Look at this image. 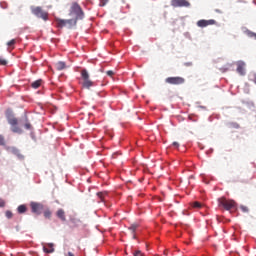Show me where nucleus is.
<instances>
[{
	"label": "nucleus",
	"instance_id": "obj_1",
	"mask_svg": "<svg viewBox=\"0 0 256 256\" xmlns=\"http://www.w3.org/2000/svg\"><path fill=\"white\" fill-rule=\"evenodd\" d=\"M70 17H74V19H83L85 17V13L83 12V8L77 2H73L69 9Z\"/></svg>",
	"mask_w": 256,
	"mask_h": 256
},
{
	"label": "nucleus",
	"instance_id": "obj_2",
	"mask_svg": "<svg viewBox=\"0 0 256 256\" xmlns=\"http://www.w3.org/2000/svg\"><path fill=\"white\" fill-rule=\"evenodd\" d=\"M81 79L83 89H91V87H95V82L91 80L87 69L81 70Z\"/></svg>",
	"mask_w": 256,
	"mask_h": 256
},
{
	"label": "nucleus",
	"instance_id": "obj_3",
	"mask_svg": "<svg viewBox=\"0 0 256 256\" xmlns=\"http://www.w3.org/2000/svg\"><path fill=\"white\" fill-rule=\"evenodd\" d=\"M31 12L35 17H38V19H43V21H47L49 19V13L43 10L41 6H32Z\"/></svg>",
	"mask_w": 256,
	"mask_h": 256
},
{
	"label": "nucleus",
	"instance_id": "obj_4",
	"mask_svg": "<svg viewBox=\"0 0 256 256\" xmlns=\"http://www.w3.org/2000/svg\"><path fill=\"white\" fill-rule=\"evenodd\" d=\"M219 207H223L226 211H231V209H235L236 203L233 200H227L225 198L218 199Z\"/></svg>",
	"mask_w": 256,
	"mask_h": 256
},
{
	"label": "nucleus",
	"instance_id": "obj_5",
	"mask_svg": "<svg viewBox=\"0 0 256 256\" xmlns=\"http://www.w3.org/2000/svg\"><path fill=\"white\" fill-rule=\"evenodd\" d=\"M165 83H168V85H183L185 84V78L181 76L168 77L165 79Z\"/></svg>",
	"mask_w": 256,
	"mask_h": 256
},
{
	"label": "nucleus",
	"instance_id": "obj_6",
	"mask_svg": "<svg viewBox=\"0 0 256 256\" xmlns=\"http://www.w3.org/2000/svg\"><path fill=\"white\" fill-rule=\"evenodd\" d=\"M31 211L35 215H41L43 211H45V206L39 202H31L30 203Z\"/></svg>",
	"mask_w": 256,
	"mask_h": 256
},
{
	"label": "nucleus",
	"instance_id": "obj_7",
	"mask_svg": "<svg viewBox=\"0 0 256 256\" xmlns=\"http://www.w3.org/2000/svg\"><path fill=\"white\" fill-rule=\"evenodd\" d=\"M172 7H191V3L187 0H171Z\"/></svg>",
	"mask_w": 256,
	"mask_h": 256
},
{
	"label": "nucleus",
	"instance_id": "obj_8",
	"mask_svg": "<svg viewBox=\"0 0 256 256\" xmlns=\"http://www.w3.org/2000/svg\"><path fill=\"white\" fill-rule=\"evenodd\" d=\"M6 151H8V153H12V155H15L19 159H25V156H23V154H21V151L17 147L8 146L6 148Z\"/></svg>",
	"mask_w": 256,
	"mask_h": 256
},
{
	"label": "nucleus",
	"instance_id": "obj_9",
	"mask_svg": "<svg viewBox=\"0 0 256 256\" xmlns=\"http://www.w3.org/2000/svg\"><path fill=\"white\" fill-rule=\"evenodd\" d=\"M216 23L217 21H215L214 19H210V20L202 19L197 22V26L203 29L205 27H209V25H215Z\"/></svg>",
	"mask_w": 256,
	"mask_h": 256
},
{
	"label": "nucleus",
	"instance_id": "obj_10",
	"mask_svg": "<svg viewBox=\"0 0 256 256\" xmlns=\"http://www.w3.org/2000/svg\"><path fill=\"white\" fill-rule=\"evenodd\" d=\"M237 73H239V75H245V62H237Z\"/></svg>",
	"mask_w": 256,
	"mask_h": 256
},
{
	"label": "nucleus",
	"instance_id": "obj_11",
	"mask_svg": "<svg viewBox=\"0 0 256 256\" xmlns=\"http://www.w3.org/2000/svg\"><path fill=\"white\" fill-rule=\"evenodd\" d=\"M77 21H79V19L76 18L66 20V27L72 29V27H75V25H77Z\"/></svg>",
	"mask_w": 256,
	"mask_h": 256
},
{
	"label": "nucleus",
	"instance_id": "obj_12",
	"mask_svg": "<svg viewBox=\"0 0 256 256\" xmlns=\"http://www.w3.org/2000/svg\"><path fill=\"white\" fill-rule=\"evenodd\" d=\"M56 215H57L58 219H61L63 222L67 221V218L65 217V210L64 209H59L56 212Z\"/></svg>",
	"mask_w": 256,
	"mask_h": 256
},
{
	"label": "nucleus",
	"instance_id": "obj_13",
	"mask_svg": "<svg viewBox=\"0 0 256 256\" xmlns=\"http://www.w3.org/2000/svg\"><path fill=\"white\" fill-rule=\"evenodd\" d=\"M56 23L59 29H63V27H67V20L57 18Z\"/></svg>",
	"mask_w": 256,
	"mask_h": 256
},
{
	"label": "nucleus",
	"instance_id": "obj_14",
	"mask_svg": "<svg viewBox=\"0 0 256 256\" xmlns=\"http://www.w3.org/2000/svg\"><path fill=\"white\" fill-rule=\"evenodd\" d=\"M55 67H56L57 71H63V69H66L67 64H65V62H63V61H59L55 64Z\"/></svg>",
	"mask_w": 256,
	"mask_h": 256
},
{
	"label": "nucleus",
	"instance_id": "obj_15",
	"mask_svg": "<svg viewBox=\"0 0 256 256\" xmlns=\"http://www.w3.org/2000/svg\"><path fill=\"white\" fill-rule=\"evenodd\" d=\"M97 197L99 199L98 203H105V197H107V192H98Z\"/></svg>",
	"mask_w": 256,
	"mask_h": 256
},
{
	"label": "nucleus",
	"instance_id": "obj_16",
	"mask_svg": "<svg viewBox=\"0 0 256 256\" xmlns=\"http://www.w3.org/2000/svg\"><path fill=\"white\" fill-rule=\"evenodd\" d=\"M48 247H49L48 249L45 246L43 247L44 253H55V248H53L54 247L53 243H49Z\"/></svg>",
	"mask_w": 256,
	"mask_h": 256
},
{
	"label": "nucleus",
	"instance_id": "obj_17",
	"mask_svg": "<svg viewBox=\"0 0 256 256\" xmlns=\"http://www.w3.org/2000/svg\"><path fill=\"white\" fill-rule=\"evenodd\" d=\"M11 131L13 133H18L20 135H21V133H23V130L17 124L11 127Z\"/></svg>",
	"mask_w": 256,
	"mask_h": 256
},
{
	"label": "nucleus",
	"instance_id": "obj_18",
	"mask_svg": "<svg viewBox=\"0 0 256 256\" xmlns=\"http://www.w3.org/2000/svg\"><path fill=\"white\" fill-rule=\"evenodd\" d=\"M41 83H43V80H36L31 84V87L33 89H39L41 87Z\"/></svg>",
	"mask_w": 256,
	"mask_h": 256
},
{
	"label": "nucleus",
	"instance_id": "obj_19",
	"mask_svg": "<svg viewBox=\"0 0 256 256\" xmlns=\"http://www.w3.org/2000/svg\"><path fill=\"white\" fill-rule=\"evenodd\" d=\"M8 123L9 125H11V127L17 125L19 123V121L17 120V118L12 117V118H8Z\"/></svg>",
	"mask_w": 256,
	"mask_h": 256
},
{
	"label": "nucleus",
	"instance_id": "obj_20",
	"mask_svg": "<svg viewBox=\"0 0 256 256\" xmlns=\"http://www.w3.org/2000/svg\"><path fill=\"white\" fill-rule=\"evenodd\" d=\"M229 129H239V123L237 122H229L228 124Z\"/></svg>",
	"mask_w": 256,
	"mask_h": 256
},
{
	"label": "nucleus",
	"instance_id": "obj_21",
	"mask_svg": "<svg viewBox=\"0 0 256 256\" xmlns=\"http://www.w3.org/2000/svg\"><path fill=\"white\" fill-rule=\"evenodd\" d=\"M43 213L46 219H51L52 212L49 208H46L45 210H43Z\"/></svg>",
	"mask_w": 256,
	"mask_h": 256
},
{
	"label": "nucleus",
	"instance_id": "obj_22",
	"mask_svg": "<svg viewBox=\"0 0 256 256\" xmlns=\"http://www.w3.org/2000/svg\"><path fill=\"white\" fill-rule=\"evenodd\" d=\"M17 211H18V213H20V214L26 213V212H27V206H25V205H20V206H18Z\"/></svg>",
	"mask_w": 256,
	"mask_h": 256
},
{
	"label": "nucleus",
	"instance_id": "obj_23",
	"mask_svg": "<svg viewBox=\"0 0 256 256\" xmlns=\"http://www.w3.org/2000/svg\"><path fill=\"white\" fill-rule=\"evenodd\" d=\"M137 227H139V225L137 224H132L130 227H129V231H131V233H135V231H137Z\"/></svg>",
	"mask_w": 256,
	"mask_h": 256
},
{
	"label": "nucleus",
	"instance_id": "obj_24",
	"mask_svg": "<svg viewBox=\"0 0 256 256\" xmlns=\"http://www.w3.org/2000/svg\"><path fill=\"white\" fill-rule=\"evenodd\" d=\"M192 207H193L194 209H201V207H203V204H201L200 202H194V203L192 204Z\"/></svg>",
	"mask_w": 256,
	"mask_h": 256
},
{
	"label": "nucleus",
	"instance_id": "obj_25",
	"mask_svg": "<svg viewBox=\"0 0 256 256\" xmlns=\"http://www.w3.org/2000/svg\"><path fill=\"white\" fill-rule=\"evenodd\" d=\"M246 35L248 37H253L256 40V33L251 32L250 30H246Z\"/></svg>",
	"mask_w": 256,
	"mask_h": 256
},
{
	"label": "nucleus",
	"instance_id": "obj_26",
	"mask_svg": "<svg viewBox=\"0 0 256 256\" xmlns=\"http://www.w3.org/2000/svg\"><path fill=\"white\" fill-rule=\"evenodd\" d=\"M133 256H145V254L141 252V250H136L134 251Z\"/></svg>",
	"mask_w": 256,
	"mask_h": 256
},
{
	"label": "nucleus",
	"instance_id": "obj_27",
	"mask_svg": "<svg viewBox=\"0 0 256 256\" xmlns=\"http://www.w3.org/2000/svg\"><path fill=\"white\" fill-rule=\"evenodd\" d=\"M15 43H17V40L12 39L9 42H7V45H8V47H13V45H15Z\"/></svg>",
	"mask_w": 256,
	"mask_h": 256
},
{
	"label": "nucleus",
	"instance_id": "obj_28",
	"mask_svg": "<svg viewBox=\"0 0 256 256\" xmlns=\"http://www.w3.org/2000/svg\"><path fill=\"white\" fill-rule=\"evenodd\" d=\"M240 209L243 213H249V208L247 206H240Z\"/></svg>",
	"mask_w": 256,
	"mask_h": 256
},
{
	"label": "nucleus",
	"instance_id": "obj_29",
	"mask_svg": "<svg viewBox=\"0 0 256 256\" xmlns=\"http://www.w3.org/2000/svg\"><path fill=\"white\" fill-rule=\"evenodd\" d=\"M5 216L7 217V219H11L13 217V212L7 210Z\"/></svg>",
	"mask_w": 256,
	"mask_h": 256
},
{
	"label": "nucleus",
	"instance_id": "obj_30",
	"mask_svg": "<svg viewBox=\"0 0 256 256\" xmlns=\"http://www.w3.org/2000/svg\"><path fill=\"white\" fill-rule=\"evenodd\" d=\"M109 3V0H100V7H105Z\"/></svg>",
	"mask_w": 256,
	"mask_h": 256
},
{
	"label": "nucleus",
	"instance_id": "obj_31",
	"mask_svg": "<svg viewBox=\"0 0 256 256\" xmlns=\"http://www.w3.org/2000/svg\"><path fill=\"white\" fill-rule=\"evenodd\" d=\"M24 127H25V129H27V130H31L33 126H31V123L26 122V123L24 124Z\"/></svg>",
	"mask_w": 256,
	"mask_h": 256
},
{
	"label": "nucleus",
	"instance_id": "obj_32",
	"mask_svg": "<svg viewBox=\"0 0 256 256\" xmlns=\"http://www.w3.org/2000/svg\"><path fill=\"white\" fill-rule=\"evenodd\" d=\"M106 74L108 75V77H113V75H115V72H113V70H108Z\"/></svg>",
	"mask_w": 256,
	"mask_h": 256
},
{
	"label": "nucleus",
	"instance_id": "obj_33",
	"mask_svg": "<svg viewBox=\"0 0 256 256\" xmlns=\"http://www.w3.org/2000/svg\"><path fill=\"white\" fill-rule=\"evenodd\" d=\"M0 65H7V60L0 57Z\"/></svg>",
	"mask_w": 256,
	"mask_h": 256
},
{
	"label": "nucleus",
	"instance_id": "obj_34",
	"mask_svg": "<svg viewBox=\"0 0 256 256\" xmlns=\"http://www.w3.org/2000/svg\"><path fill=\"white\" fill-rule=\"evenodd\" d=\"M0 145H5V138L0 135Z\"/></svg>",
	"mask_w": 256,
	"mask_h": 256
},
{
	"label": "nucleus",
	"instance_id": "obj_35",
	"mask_svg": "<svg viewBox=\"0 0 256 256\" xmlns=\"http://www.w3.org/2000/svg\"><path fill=\"white\" fill-rule=\"evenodd\" d=\"M0 207H5V200L0 198Z\"/></svg>",
	"mask_w": 256,
	"mask_h": 256
},
{
	"label": "nucleus",
	"instance_id": "obj_36",
	"mask_svg": "<svg viewBox=\"0 0 256 256\" xmlns=\"http://www.w3.org/2000/svg\"><path fill=\"white\" fill-rule=\"evenodd\" d=\"M191 65H193L192 62H186V63H185V66H186V67H191Z\"/></svg>",
	"mask_w": 256,
	"mask_h": 256
},
{
	"label": "nucleus",
	"instance_id": "obj_37",
	"mask_svg": "<svg viewBox=\"0 0 256 256\" xmlns=\"http://www.w3.org/2000/svg\"><path fill=\"white\" fill-rule=\"evenodd\" d=\"M174 147H179V142H173Z\"/></svg>",
	"mask_w": 256,
	"mask_h": 256
},
{
	"label": "nucleus",
	"instance_id": "obj_38",
	"mask_svg": "<svg viewBox=\"0 0 256 256\" xmlns=\"http://www.w3.org/2000/svg\"><path fill=\"white\" fill-rule=\"evenodd\" d=\"M164 255H169V250H164Z\"/></svg>",
	"mask_w": 256,
	"mask_h": 256
},
{
	"label": "nucleus",
	"instance_id": "obj_39",
	"mask_svg": "<svg viewBox=\"0 0 256 256\" xmlns=\"http://www.w3.org/2000/svg\"><path fill=\"white\" fill-rule=\"evenodd\" d=\"M216 13H222L221 10H216Z\"/></svg>",
	"mask_w": 256,
	"mask_h": 256
},
{
	"label": "nucleus",
	"instance_id": "obj_40",
	"mask_svg": "<svg viewBox=\"0 0 256 256\" xmlns=\"http://www.w3.org/2000/svg\"><path fill=\"white\" fill-rule=\"evenodd\" d=\"M254 83L256 84V75L254 76Z\"/></svg>",
	"mask_w": 256,
	"mask_h": 256
}]
</instances>
